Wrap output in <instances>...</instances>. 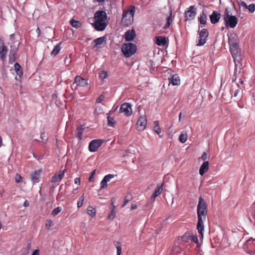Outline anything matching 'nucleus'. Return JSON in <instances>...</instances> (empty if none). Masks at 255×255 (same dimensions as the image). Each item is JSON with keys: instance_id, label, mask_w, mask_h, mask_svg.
<instances>
[{"instance_id": "obj_1", "label": "nucleus", "mask_w": 255, "mask_h": 255, "mask_svg": "<svg viewBox=\"0 0 255 255\" xmlns=\"http://www.w3.org/2000/svg\"><path fill=\"white\" fill-rule=\"evenodd\" d=\"M207 212V204L204 200L201 197H200L197 206L198 223L197 229L199 234L202 236H203V232L204 230L203 222L206 220Z\"/></svg>"}, {"instance_id": "obj_2", "label": "nucleus", "mask_w": 255, "mask_h": 255, "mask_svg": "<svg viewBox=\"0 0 255 255\" xmlns=\"http://www.w3.org/2000/svg\"><path fill=\"white\" fill-rule=\"evenodd\" d=\"M94 27L98 31L104 30L108 25L107 14L105 11L98 10L94 14Z\"/></svg>"}, {"instance_id": "obj_3", "label": "nucleus", "mask_w": 255, "mask_h": 255, "mask_svg": "<svg viewBox=\"0 0 255 255\" xmlns=\"http://www.w3.org/2000/svg\"><path fill=\"white\" fill-rule=\"evenodd\" d=\"M229 43L230 44V51L234 59L235 65H236V62H239L241 60L238 44L236 42L230 38H229Z\"/></svg>"}, {"instance_id": "obj_4", "label": "nucleus", "mask_w": 255, "mask_h": 255, "mask_svg": "<svg viewBox=\"0 0 255 255\" xmlns=\"http://www.w3.org/2000/svg\"><path fill=\"white\" fill-rule=\"evenodd\" d=\"M135 12V8L132 6L130 9L124 10L121 23L124 26L130 25L133 20V15Z\"/></svg>"}, {"instance_id": "obj_5", "label": "nucleus", "mask_w": 255, "mask_h": 255, "mask_svg": "<svg viewBox=\"0 0 255 255\" xmlns=\"http://www.w3.org/2000/svg\"><path fill=\"white\" fill-rule=\"evenodd\" d=\"M136 51V45L132 43H124L122 46V51L126 57H129Z\"/></svg>"}, {"instance_id": "obj_6", "label": "nucleus", "mask_w": 255, "mask_h": 255, "mask_svg": "<svg viewBox=\"0 0 255 255\" xmlns=\"http://www.w3.org/2000/svg\"><path fill=\"white\" fill-rule=\"evenodd\" d=\"M224 19L226 26L234 28L238 23V19L235 16L230 15L229 12L226 9L224 15Z\"/></svg>"}, {"instance_id": "obj_7", "label": "nucleus", "mask_w": 255, "mask_h": 255, "mask_svg": "<svg viewBox=\"0 0 255 255\" xmlns=\"http://www.w3.org/2000/svg\"><path fill=\"white\" fill-rule=\"evenodd\" d=\"M208 35L209 32L208 30L205 28L202 29L199 33V40L197 45H203L206 42Z\"/></svg>"}, {"instance_id": "obj_8", "label": "nucleus", "mask_w": 255, "mask_h": 255, "mask_svg": "<svg viewBox=\"0 0 255 255\" xmlns=\"http://www.w3.org/2000/svg\"><path fill=\"white\" fill-rule=\"evenodd\" d=\"M120 112L124 113L127 117L130 116L132 113L131 105L128 103L123 104L120 109Z\"/></svg>"}, {"instance_id": "obj_9", "label": "nucleus", "mask_w": 255, "mask_h": 255, "mask_svg": "<svg viewBox=\"0 0 255 255\" xmlns=\"http://www.w3.org/2000/svg\"><path fill=\"white\" fill-rule=\"evenodd\" d=\"M247 253L251 255H255V239H250L246 243Z\"/></svg>"}, {"instance_id": "obj_10", "label": "nucleus", "mask_w": 255, "mask_h": 255, "mask_svg": "<svg viewBox=\"0 0 255 255\" xmlns=\"http://www.w3.org/2000/svg\"><path fill=\"white\" fill-rule=\"evenodd\" d=\"M103 143L101 139H94L92 140L89 144V149L91 152L97 151Z\"/></svg>"}, {"instance_id": "obj_11", "label": "nucleus", "mask_w": 255, "mask_h": 255, "mask_svg": "<svg viewBox=\"0 0 255 255\" xmlns=\"http://www.w3.org/2000/svg\"><path fill=\"white\" fill-rule=\"evenodd\" d=\"M75 84H76L75 89H77V86L84 87L87 86L89 84L87 80L82 78L80 76H76L75 77L74 81L73 83V85H74Z\"/></svg>"}, {"instance_id": "obj_12", "label": "nucleus", "mask_w": 255, "mask_h": 255, "mask_svg": "<svg viewBox=\"0 0 255 255\" xmlns=\"http://www.w3.org/2000/svg\"><path fill=\"white\" fill-rule=\"evenodd\" d=\"M147 120L145 117L140 116L136 123L137 129L138 130L142 131L146 127Z\"/></svg>"}, {"instance_id": "obj_13", "label": "nucleus", "mask_w": 255, "mask_h": 255, "mask_svg": "<svg viewBox=\"0 0 255 255\" xmlns=\"http://www.w3.org/2000/svg\"><path fill=\"white\" fill-rule=\"evenodd\" d=\"M196 14L193 5L190 6L188 8V10L185 12V17L189 20L192 19L194 18Z\"/></svg>"}, {"instance_id": "obj_14", "label": "nucleus", "mask_w": 255, "mask_h": 255, "mask_svg": "<svg viewBox=\"0 0 255 255\" xmlns=\"http://www.w3.org/2000/svg\"><path fill=\"white\" fill-rule=\"evenodd\" d=\"M136 34L134 29L128 30L125 33V40L127 41H130L135 37Z\"/></svg>"}, {"instance_id": "obj_15", "label": "nucleus", "mask_w": 255, "mask_h": 255, "mask_svg": "<svg viewBox=\"0 0 255 255\" xmlns=\"http://www.w3.org/2000/svg\"><path fill=\"white\" fill-rule=\"evenodd\" d=\"M221 18V14L217 11L214 10L210 16L211 22L213 24L217 23Z\"/></svg>"}, {"instance_id": "obj_16", "label": "nucleus", "mask_w": 255, "mask_h": 255, "mask_svg": "<svg viewBox=\"0 0 255 255\" xmlns=\"http://www.w3.org/2000/svg\"><path fill=\"white\" fill-rule=\"evenodd\" d=\"M64 174H65L64 170L61 171L58 174H55L51 178V182L56 183L57 182H60L64 177Z\"/></svg>"}, {"instance_id": "obj_17", "label": "nucleus", "mask_w": 255, "mask_h": 255, "mask_svg": "<svg viewBox=\"0 0 255 255\" xmlns=\"http://www.w3.org/2000/svg\"><path fill=\"white\" fill-rule=\"evenodd\" d=\"M18 51V48L14 46H10V50L9 55L10 61L13 62L15 60L16 55Z\"/></svg>"}, {"instance_id": "obj_18", "label": "nucleus", "mask_w": 255, "mask_h": 255, "mask_svg": "<svg viewBox=\"0 0 255 255\" xmlns=\"http://www.w3.org/2000/svg\"><path fill=\"white\" fill-rule=\"evenodd\" d=\"M169 83L172 85H179L180 84V79L178 74H174L171 78H168Z\"/></svg>"}, {"instance_id": "obj_19", "label": "nucleus", "mask_w": 255, "mask_h": 255, "mask_svg": "<svg viewBox=\"0 0 255 255\" xmlns=\"http://www.w3.org/2000/svg\"><path fill=\"white\" fill-rule=\"evenodd\" d=\"M7 52V46L5 45V44H2V45L0 47V57L2 61L5 60Z\"/></svg>"}, {"instance_id": "obj_20", "label": "nucleus", "mask_w": 255, "mask_h": 255, "mask_svg": "<svg viewBox=\"0 0 255 255\" xmlns=\"http://www.w3.org/2000/svg\"><path fill=\"white\" fill-rule=\"evenodd\" d=\"M155 43L160 46H164L167 44V40L166 38L163 36H156L155 37Z\"/></svg>"}, {"instance_id": "obj_21", "label": "nucleus", "mask_w": 255, "mask_h": 255, "mask_svg": "<svg viewBox=\"0 0 255 255\" xmlns=\"http://www.w3.org/2000/svg\"><path fill=\"white\" fill-rule=\"evenodd\" d=\"M209 165L208 161H204L203 163L199 169V173L201 175H203L209 170Z\"/></svg>"}, {"instance_id": "obj_22", "label": "nucleus", "mask_w": 255, "mask_h": 255, "mask_svg": "<svg viewBox=\"0 0 255 255\" xmlns=\"http://www.w3.org/2000/svg\"><path fill=\"white\" fill-rule=\"evenodd\" d=\"M84 129L85 128L83 127V126H80L76 128V132L75 133L76 136L79 140H81L82 138Z\"/></svg>"}, {"instance_id": "obj_23", "label": "nucleus", "mask_w": 255, "mask_h": 255, "mask_svg": "<svg viewBox=\"0 0 255 255\" xmlns=\"http://www.w3.org/2000/svg\"><path fill=\"white\" fill-rule=\"evenodd\" d=\"M41 171V170L35 171L33 173L31 174V180L34 183H37L39 181V177Z\"/></svg>"}, {"instance_id": "obj_24", "label": "nucleus", "mask_w": 255, "mask_h": 255, "mask_svg": "<svg viewBox=\"0 0 255 255\" xmlns=\"http://www.w3.org/2000/svg\"><path fill=\"white\" fill-rule=\"evenodd\" d=\"M62 42H60L58 44H57L53 48V50L51 52V55L53 56H56L60 52Z\"/></svg>"}, {"instance_id": "obj_25", "label": "nucleus", "mask_w": 255, "mask_h": 255, "mask_svg": "<svg viewBox=\"0 0 255 255\" xmlns=\"http://www.w3.org/2000/svg\"><path fill=\"white\" fill-rule=\"evenodd\" d=\"M14 67L16 74L18 75L19 77L22 76L23 74V72L20 65L18 63H16L14 65Z\"/></svg>"}, {"instance_id": "obj_26", "label": "nucleus", "mask_w": 255, "mask_h": 255, "mask_svg": "<svg viewBox=\"0 0 255 255\" xmlns=\"http://www.w3.org/2000/svg\"><path fill=\"white\" fill-rule=\"evenodd\" d=\"M172 14V11L171 10L169 15L166 18V23L163 26V29H167V28H168L169 27L170 25L171 24V23L172 22L173 20L171 18Z\"/></svg>"}, {"instance_id": "obj_27", "label": "nucleus", "mask_w": 255, "mask_h": 255, "mask_svg": "<svg viewBox=\"0 0 255 255\" xmlns=\"http://www.w3.org/2000/svg\"><path fill=\"white\" fill-rule=\"evenodd\" d=\"M111 205L112 206V209L111 211L110 214L109 215L108 218L109 220H114L116 217V212L115 211V206H114L113 202H112Z\"/></svg>"}, {"instance_id": "obj_28", "label": "nucleus", "mask_w": 255, "mask_h": 255, "mask_svg": "<svg viewBox=\"0 0 255 255\" xmlns=\"http://www.w3.org/2000/svg\"><path fill=\"white\" fill-rule=\"evenodd\" d=\"M87 213L91 217L93 218L95 216L96 213V210L95 208L92 206H89L87 209Z\"/></svg>"}, {"instance_id": "obj_29", "label": "nucleus", "mask_w": 255, "mask_h": 255, "mask_svg": "<svg viewBox=\"0 0 255 255\" xmlns=\"http://www.w3.org/2000/svg\"><path fill=\"white\" fill-rule=\"evenodd\" d=\"M106 41V38L104 37H100L94 40V42L95 43V46L97 47L99 45L102 44Z\"/></svg>"}, {"instance_id": "obj_30", "label": "nucleus", "mask_w": 255, "mask_h": 255, "mask_svg": "<svg viewBox=\"0 0 255 255\" xmlns=\"http://www.w3.org/2000/svg\"><path fill=\"white\" fill-rule=\"evenodd\" d=\"M153 128L154 131L158 134H159L161 131V128L159 127V123L158 121H154L153 122Z\"/></svg>"}, {"instance_id": "obj_31", "label": "nucleus", "mask_w": 255, "mask_h": 255, "mask_svg": "<svg viewBox=\"0 0 255 255\" xmlns=\"http://www.w3.org/2000/svg\"><path fill=\"white\" fill-rule=\"evenodd\" d=\"M206 20L207 16L204 12H202L200 15V16L199 17V21L201 24H205L206 23Z\"/></svg>"}, {"instance_id": "obj_32", "label": "nucleus", "mask_w": 255, "mask_h": 255, "mask_svg": "<svg viewBox=\"0 0 255 255\" xmlns=\"http://www.w3.org/2000/svg\"><path fill=\"white\" fill-rule=\"evenodd\" d=\"M70 23L73 27L76 28H78L81 26V22L80 21L74 20V19H72L70 21Z\"/></svg>"}, {"instance_id": "obj_33", "label": "nucleus", "mask_w": 255, "mask_h": 255, "mask_svg": "<svg viewBox=\"0 0 255 255\" xmlns=\"http://www.w3.org/2000/svg\"><path fill=\"white\" fill-rule=\"evenodd\" d=\"M107 120H108V125L110 127H114L115 124H116V121L114 120V119L109 116L107 117Z\"/></svg>"}, {"instance_id": "obj_34", "label": "nucleus", "mask_w": 255, "mask_h": 255, "mask_svg": "<svg viewBox=\"0 0 255 255\" xmlns=\"http://www.w3.org/2000/svg\"><path fill=\"white\" fill-rule=\"evenodd\" d=\"M115 245L117 250V255H121L122 252L121 243L120 242H116L115 243Z\"/></svg>"}, {"instance_id": "obj_35", "label": "nucleus", "mask_w": 255, "mask_h": 255, "mask_svg": "<svg viewBox=\"0 0 255 255\" xmlns=\"http://www.w3.org/2000/svg\"><path fill=\"white\" fill-rule=\"evenodd\" d=\"M187 139V135L186 134L181 133L179 137V140L181 143H184L186 142Z\"/></svg>"}, {"instance_id": "obj_36", "label": "nucleus", "mask_w": 255, "mask_h": 255, "mask_svg": "<svg viewBox=\"0 0 255 255\" xmlns=\"http://www.w3.org/2000/svg\"><path fill=\"white\" fill-rule=\"evenodd\" d=\"M108 73L105 71H102L99 73V78L101 80H104L105 79L107 78L108 77Z\"/></svg>"}, {"instance_id": "obj_37", "label": "nucleus", "mask_w": 255, "mask_h": 255, "mask_svg": "<svg viewBox=\"0 0 255 255\" xmlns=\"http://www.w3.org/2000/svg\"><path fill=\"white\" fill-rule=\"evenodd\" d=\"M53 225H54L53 222L51 220L48 219L46 221L45 227L46 229L49 230Z\"/></svg>"}, {"instance_id": "obj_38", "label": "nucleus", "mask_w": 255, "mask_h": 255, "mask_svg": "<svg viewBox=\"0 0 255 255\" xmlns=\"http://www.w3.org/2000/svg\"><path fill=\"white\" fill-rule=\"evenodd\" d=\"M62 210V208L61 207H58L55 208L51 212V215L53 216L57 215L58 213H59Z\"/></svg>"}, {"instance_id": "obj_39", "label": "nucleus", "mask_w": 255, "mask_h": 255, "mask_svg": "<svg viewBox=\"0 0 255 255\" xmlns=\"http://www.w3.org/2000/svg\"><path fill=\"white\" fill-rule=\"evenodd\" d=\"M163 188L162 185H158L155 189L154 193L156 194L158 196L160 195L162 193Z\"/></svg>"}, {"instance_id": "obj_40", "label": "nucleus", "mask_w": 255, "mask_h": 255, "mask_svg": "<svg viewBox=\"0 0 255 255\" xmlns=\"http://www.w3.org/2000/svg\"><path fill=\"white\" fill-rule=\"evenodd\" d=\"M84 200V195H82L79 198L77 203V206L78 208L81 207L83 205Z\"/></svg>"}, {"instance_id": "obj_41", "label": "nucleus", "mask_w": 255, "mask_h": 255, "mask_svg": "<svg viewBox=\"0 0 255 255\" xmlns=\"http://www.w3.org/2000/svg\"><path fill=\"white\" fill-rule=\"evenodd\" d=\"M247 8L249 10L250 12L253 13L255 10V4L254 3H251L248 5Z\"/></svg>"}, {"instance_id": "obj_42", "label": "nucleus", "mask_w": 255, "mask_h": 255, "mask_svg": "<svg viewBox=\"0 0 255 255\" xmlns=\"http://www.w3.org/2000/svg\"><path fill=\"white\" fill-rule=\"evenodd\" d=\"M115 177V175L109 174L108 175H106L104 178H103L107 182L110 181V180L112 178H113Z\"/></svg>"}, {"instance_id": "obj_43", "label": "nucleus", "mask_w": 255, "mask_h": 255, "mask_svg": "<svg viewBox=\"0 0 255 255\" xmlns=\"http://www.w3.org/2000/svg\"><path fill=\"white\" fill-rule=\"evenodd\" d=\"M189 236H190V235L185 234L183 236H181L180 238L182 240H183L184 242L188 243L189 242L190 240L189 238Z\"/></svg>"}, {"instance_id": "obj_44", "label": "nucleus", "mask_w": 255, "mask_h": 255, "mask_svg": "<svg viewBox=\"0 0 255 255\" xmlns=\"http://www.w3.org/2000/svg\"><path fill=\"white\" fill-rule=\"evenodd\" d=\"M190 240L192 241L194 243H198V237L197 235H192L189 236Z\"/></svg>"}, {"instance_id": "obj_45", "label": "nucleus", "mask_w": 255, "mask_h": 255, "mask_svg": "<svg viewBox=\"0 0 255 255\" xmlns=\"http://www.w3.org/2000/svg\"><path fill=\"white\" fill-rule=\"evenodd\" d=\"M100 189L106 188L107 187V182L103 179L100 183Z\"/></svg>"}, {"instance_id": "obj_46", "label": "nucleus", "mask_w": 255, "mask_h": 255, "mask_svg": "<svg viewBox=\"0 0 255 255\" xmlns=\"http://www.w3.org/2000/svg\"><path fill=\"white\" fill-rule=\"evenodd\" d=\"M172 250L175 253H180L181 251V249L178 246L172 247Z\"/></svg>"}, {"instance_id": "obj_47", "label": "nucleus", "mask_w": 255, "mask_h": 255, "mask_svg": "<svg viewBox=\"0 0 255 255\" xmlns=\"http://www.w3.org/2000/svg\"><path fill=\"white\" fill-rule=\"evenodd\" d=\"M14 179H15V181L17 183H19L20 182V181H21V180L22 179V177L19 174L16 173Z\"/></svg>"}, {"instance_id": "obj_48", "label": "nucleus", "mask_w": 255, "mask_h": 255, "mask_svg": "<svg viewBox=\"0 0 255 255\" xmlns=\"http://www.w3.org/2000/svg\"><path fill=\"white\" fill-rule=\"evenodd\" d=\"M104 98L105 96L103 94H102L98 97V98H97L96 102L97 103H100L104 100Z\"/></svg>"}, {"instance_id": "obj_49", "label": "nucleus", "mask_w": 255, "mask_h": 255, "mask_svg": "<svg viewBox=\"0 0 255 255\" xmlns=\"http://www.w3.org/2000/svg\"><path fill=\"white\" fill-rule=\"evenodd\" d=\"M96 173V170H94L91 173V175L89 178V180L90 182H92L93 181L94 175Z\"/></svg>"}, {"instance_id": "obj_50", "label": "nucleus", "mask_w": 255, "mask_h": 255, "mask_svg": "<svg viewBox=\"0 0 255 255\" xmlns=\"http://www.w3.org/2000/svg\"><path fill=\"white\" fill-rule=\"evenodd\" d=\"M201 159L204 161L207 159V153L206 152H203L201 157Z\"/></svg>"}, {"instance_id": "obj_51", "label": "nucleus", "mask_w": 255, "mask_h": 255, "mask_svg": "<svg viewBox=\"0 0 255 255\" xmlns=\"http://www.w3.org/2000/svg\"><path fill=\"white\" fill-rule=\"evenodd\" d=\"M158 196V195L155 194L154 192L152 194V195L150 197V200L152 201V202H153L156 197Z\"/></svg>"}, {"instance_id": "obj_52", "label": "nucleus", "mask_w": 255, "mask_h": 255, "mask_svg": "<svg viewBox=\"0 0 255 255\" xmlns=\"http://www.w3.org/2000/svg\"><path fill=\"white\" fill-rule=\"evenodd\" d=\"M75 183L78 185H80L81 183V179L79 177L76 178L75 179Z\"/></svg>"}, {"instance_id": "obj_53", "label": "nucleus", "mask_w": 255, "mask_h": 255, "mask_svg": "<svg viewBox=\"0 0 255 255\" xmlns=\"http://www.w3.org/2000/svg\"><path fill=\"white\" fill-rule=\"evenodd\" d=\"M129 201V200L127 199V197H126L125 199L124 203V204L122 205V207H124L127 205V204H128V203Z\"/></svg>"}, {"instance_id": "obj_54", "label": "nucleus", "mask_w": 255, "mask_h": 255, "mask_svg": "<svg viewBox=\"0 0 255 255\" xmlns=\"http://www.w3.org/2000/svg\"><path fill=\"white\" fill-rule=\"evenodd\" d=\"M31 255H39V251L38 250H34Z\"/></svg>"}, {"instance_id": "obj_55", "label": "nucleus", "mask_w": 255, "mask_h": 255, "mask_svg": "<svg viewBox=\"0 0 255 255\" xmlns=\"http://www.w3.org/2000/svg\"><path fill=\"white\" fill-rule=\"evenodd\" d=\"M9 38H10L11 41H13L14 40V39H15L14 34H10V36H9Z\"/></svg>"}, {"instance_id": "obj_56", "label": "nucleus", "mask_w": 255, "mask_h": 255, "mask_svg": "<svg viewBox=\"0 0 255 255\" xmlns=\"http://www.w3.org/2000/svg\"><path fill=\"white\" fill-rule=\"evenodd\" d=\"M137 206L136 204H131V210H135V209H137Z\"/></svg>"}, {"instance_id": "obj_57", "label": "nucleus", "mask_w": 255, "mask_h": 255, "mask_svg": "<svg viewBox=\"0 0 255 255\" xmlns=\"http://www.w3.org/2000/svg\"><path fill=\"white\" fill-rule=\"evenodd\" d=\"M36 33L37 34V36H39L40 34H41V30L40 29H39V27H37V29H36Z\"/></svg>"}, {"instance_id": "obj_58", "label": "nucleus", "mask_w": 255, "mask_h": 255, "mask_svg": "<svg viewBox=\"0 0 255 255\" xmlns=\"http://www.w3.org/2000/svg\"><path fill=\"white\" fill-rule=\"evenodd\" d=\"M29 204L27 200H25L23 203V206L25 207H27L29 206Z\"/></svg>"}, {"instance_id": "obj_59", "label": "nucleus", "mask_w": 255, "mask_h": 255, "mask_svg": "<svg viewBox=\"0 0 255 255\" xmlns=\"http://www.w3.org/2000/svg\"><path fill=\"white\" fill-rule=\"evenodd\" d=\"M241 4L242 5V6H243V7H245L246 8L248 6V5L245 1H242L241 3Z\"/></svg>"}, {"instance_id": "obj_60", "label": "nucleus", "mask_w": 255, "mask_h": 255, "mask_svg": "<svg viewBox=\"0 0 255 255\" xmlns=\"http://www.w3.org/2000/svg\"><path fill=\"white\" fill-rule=\"evenodd\" d=\"M2 44H4L3 40L1 38H0V47L2 45Z\"/></svg>"}, {"instance_id": "obj_61", "label": "nucleus", "mask_w": 255, "mask_h": 255, "mask_svg": "<svg viewBox=\"0 0 255 255\" xmlns=\"http://www.w3.org/2000/svg\"><path fill=\"white\" fill-rule=\"evenodd\" d=\"M181 117H182V113H180V114H179V121L181 120Z\"/></svg>"}, {"instance_id": "obj_62", "label": "nucleus", "mask_w": 255, "mask_h": 255, "mask_svg": "<svg viewBox=\"0 0 255 255\" xmlns=\"http://www.w3.org/2000/svg\"><path fill=\"white\" fill-rule=\"evenodd\" d=\"M238 91H238V90H237V91H236L235 92V93H234V96H235V97L237 96V94H238Z\"/></svg>"}, {"instance_id": "obj_63", "label": "nucleus", "mask_w": 255, "mask_h": 255, "mask_svg": "<svg viewBox=\"0 0 255 255\" xmlns=\"http://www.w3.org/2000/svg\"><path fill=\"white\" fill-rule=\"evenodd\" d=\"M78 189V188H76V189H74L73 190L72 193H74V194L76 193V191H77V190Z\"/></svg>"}, {"instance_id": "obj_64", "label": "nucleus", "mask_w": 255, "mask_h": 255, "mask_svg": "<svg viewBox=\"0 0 255 255\" xmlns=\"http://www.w3.org/2000/svg\"><path fill=\"white\" fill-rule=\"evenodd\" d=\"M255 247L254 244H252V250H253L254 249H255Z\"/></svg>"}]
</instances>
